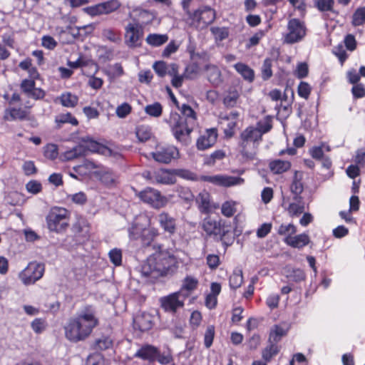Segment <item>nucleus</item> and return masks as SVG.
Returning <instances> with one entry per match:
<instances>
[{
  "instance_id": "nucleus-1",
  "label": "nucleus",
  "mask_w": 365,
  "mask_h": 365,
  "mask_svg": "<svg viewBox=\"0 0 365 365\" xmlns=\"http://www.w3.org/2000/svg\"><path fill=\"white\" fill-rule=\"evenodd\" d=\"M99 324L96 308L90 304L81 307L64 327L65 336L71 342L86 339Z\"/></svg>"
},
{
  "instance_id": "nucleus-2",
  "label": "nucleus",
  "mask_w": 365,
  "mask_h": 365,
  "mask_svg": "<svg viewBox=\"0 0 365 365\" xmlns=\"http://www.w3.org/2000/svg\"><path fill=\"white\" fill-rule=\"evenodd\" d=\"M154 252L141 266V273L145 277L158 278L172 275L178 269V260L169 252L163 250L161 245H152Z\"/></svg>"
},
{
  "instance_id": "nucleus-3",
  "label": "nucleus",
  "mask_w": 365,
  "mask_h": 365,
  "mask_svg": "<svg viewBox=\"0 0 365 365\" xmlns=\"http://www.w3.org/2000/svg\"><path fill=\"white\" fill-rule=\"evenodd\" d=\"M262 140L260 133L254 129V126H249L241 132L238 147L244 162H250L257 159L258 147Z\"/></svg>"
},
{
  "instance_id": "nucleus-4",
  "label": "nucleus",
  "mask_w": 365,
  "mask_h": 365,
  "mask_svg": "<svg viewBox=\"0 0 365 365\" xmlns=\"http://www.w3.org/2000/svg\"><path fill=\"white\" fill-rule=\"evenodd\" d=\"M202 230L209 236H213L215 239L222 242V245L227 247L232 245L235 235L230 224L225 221L205 217L202 222Z\"/></svg>"
},
{
  "instance_id": "nucleus-5",
  "label": "nucleus",
  "mask_w": 365,
  "mask_h": 365,
  "mask_svg": "<svg viewBox=\"0 0 365 365\" xmlns=\"http://www.w3.org/2000/svg\"><path fill=\"white\" fill-rule=\"evenodd\" d=\"M165 121L169 125L175 138L181 143L187 145L190 143V135L193 126L176 112L171 113Z\"/></svg>"
},
{
  "instance_id": "nucleus-6",
  "label": "nucleus",
  "mask_w": 365,
  "mask_h": 365,
  "mask_svg": "<svg viewBox=\"0 0 365 365\" xmlns=\"http://www.w3.org/2000/svg\"><path fill=\"white\" fill-rule=\"evenodd\" d=\"M70 212L61 207H53L48 213L46 221L48 229L51 232H62L68 227Z\"/></svg>"
},
{
  "instance_id": "nucleus-7",
  "label": "nucleus",
  "mask_w": 365,
  "mask_h": 365,
  "mask_svg": "<svg viewBox=\"0 0 365 365\" xmlns=\"http://www.w3.org/2000/svg\"><path fill=\"white\" fill-rule=\"evenodd\" d=\"M307 27L304 21L292 18L288 21L287 33L284 35V42L293 44L302 41L307 34Z\"/></svg>"
},
{
  "instance_id": "nucleus-8",
  "label": "nucleus",
  "mask_w": 365,
  "mask_h": 365,
  "mask_svg": "<svg viewBox=\"0 0 365 365\" xmlns=\"http://www.w3.org/2000/svg\"><path fill=\"white\" fill-rule=\"evenodd\" d=\"M45 272V265L36 261L31 262L19 274V278L26 286L35 284L41 279Z\"/></svg>"
},
{
  "instance_id": "nucleus-9",
  "label": "nucleus",
  "mask_w": 365,
  "mask_h": 365,
  "mask_svg": "<svg viewBox=\"0 0 365 365\" xmlns=\"http://www.w3.org/2000/svg\"><path fill=\"white\" fill-rule=\"evenodd\" d=\"M137 195L143 202L155 209L165 207L168 202L167 198L162 195L160 191L152 187H146Z\"/></svg>"
},
{
  "instance_id": "nucleus-10",
  "label": "nucleus",
  "mask_w": 365,
  "mask_h": 365,
  "mask_svg": "<svg viewBox=\"0 0 365 365\" xmlns=\"http://www.w3.org/2000/svg\"><path fill=\"white\" fill-rule=\"evenodd\" d=\"M152 158L158 163L168 164L178 157L177 148L173 145H158L155 150L150 153Z\"/></svg>"
},
{
  "instance_id": "nucleus-11",
  "label": "nucleus",
  "mask_w": 365,
  "mask_h": 365,
  "mask_svg": "<svg viewBox=\"0 0 365 365\" xmlns=\"http://www.w3.org/2000/svg\"><path fill=\"white\" fill-rule=\"evenodd\" d=\"M185 298L182 296V292H177L168 296L161 297L160 302L161 307L167 312L175 313L184 306Z\"/></svg>"
},
{
  "instance_id": "nucleus-12",
  "label": "nucleus",
  "mask_w": 365,
  "mask_h": 365,
  "mask_svg": "<svg viewBox=\"0 0 365 365\" xmlns=\"http://www.w3.org/2000/svg\"><path fill=\"white\" fill-rule=\"evenodd\" d=\"M201 180L205 182H209L215 185L223 187H231L242 185L245 182L244 179L242 178L225 175H203L201 177Z\"/></svg>"
},
{
  "instance_id": "nucleus-13",
  "label": "nucleus",
  "mask_w": 365,
  "mask_h": 365,
  "mask_svg": "<svg viewBox=\"0 0 365 365\" xmlns=\"http://www.w3.org/2000/svg\"><path fill=\"white\" fill-rule=\"evenodd\" d=\"M158 230L155 229H143L137 225H133L129 229V235L131 239L136 240L140 237L144 246H151L154 237L158 235Z\"/></svg>"
},
{
  "instance_id": "nucleus-14",
  "label": "nucleus",
  "mask_w": 365,
  "mask_h": 365,
  "mask_svg": "<svg viewBox=\"0 0 365 365\" xmlns=\"http://www.w3.org/2000/svg\"><path fill=\"white\" fill-rule=\"evenodd\" d=\"M98 146V143L94 141L89 142V145L87 146L83 144H79L72 149L64 152L61 155V158L63 160H73L79 157L86 155L88 151L95 152Z\"/></svg>"
},
{
  "instance_id": "nucleus-15",
  "label": "nucleus",
  "mask_w": 365,
  "mask_h": 365,
  "mask_svg": "<svg viewBox=\"0 0 365 365\" xmlns=\"http://www.w3.org/2000/svg\"><path fill=\"white\" fill-rule=\"evenodd\" d=\"M125 38L127 44L130 47L138 46L143 37V31L138 24H128L125 28Z\"/></svg>"
},
{
  "instance_id": "nucleus-16",
  "label": "nucleus",
  "mask_w": 365,
  "mask_h": 365,
  "mask_svg": "<svg viewBox=\"0 0 365 365\" xmlns=\"http://www.w3.org/2000/svg\"><path fill=\"white\" fill-rule=\"evenodd\" d=\"M217 138V131L215 128H210L205 130L197 140L198 150H204L215 145Z\"/></svg>"
},
{
  "instance_id": "nucleus-17",
  "label": "nucleus",
  "mask_w": 365,
  "mask_h": 365,
  "mask_svg": "<svg viewBox=\"0 0 365 365\" xmlns=\"http://www.w3.org/2000/svg\"><path fill=\"white\" fill-rule=\"evenodd\" d=\"M157 220L160 227L165 232L173 235L175 233L177 226L176 220L170 216L168 212H162L157 216Z\"/></svg>"
},
{
  "instance_id": "nucleus-18",
  "label": "nucleus",
  "mask_w": 365,
  "mask_h": 365,
  "mask_svg": "<svg viewBox=\"0 0 365 365\" xmlns=\"http://www.w3.org/2000/svg\"><path fill=\"white\" fill-rule=\"evenodd\" d=\"M100 181L107 187L116 186L119 182L117 173L108 168H102L95 173Z\"/></svg>"
},
{
  "instance_id": "nucleus-19",
  "label": "nucleus",
  "mask_w": 365,
  "mask_h": 365,
  "mask_svg": "<svg viewBox=\"0 0 365 365\" xmlns=\"http://www.w3.org/2000/svg\"><path fill=\"white\" fill-rule=\"evenodd\" d=\"M193 19L202 23L203 26H207L215 19V11L209 6H202L195 11Z\"/></svg>"
},
{
  "instance_id": "nucleus-20",
  "label": "nucleus",
  "mask_w": 365,
  "mask_h": 365,
  "mask_svg": "<svg viewBox=\"0 0 365 365\" xmlns=\"http://www.w3.org/2000/svg\"><path fill=\"white\" fill-rule=\"evenodd\" d=\"M152 182L165 185H172L175 183L176 179L173 170L160 169L153 172Z\"/></svg>"
},
{
  "instance_id": "nucleus-21",
  "label": "nucleus",
  "mask_w": 365,
  "mask_h": 365,
  "mask_svg": "<svg viewBox=\"0 0 365 365\" xmlns=\"http://www.w3.org/2000/svg\"><path fill=\"white\" fill-rule=\"evenodd\" d=\"M304 201L302 197H292V202L287 207V212L291 217H299L305 210Z\"/></svg>"
},
{
  "instance_id": "nucleus-22",
  "label": "nucleus",
  "mask_w": 365,
  "mask_h": 365,
  "mask_svg": "<svg viewBox=\"0 0 365 365\" xmlns=\"http://www.w3.org/2000/svg\"><path fill=\"white\" fill-rule=\"evenodd\" d=\"M284 242L289 246L300 249L307 245L310 239L308 235L303 233L295 236L286 237Z\"/></svg>"
},
{
  "instance_id": "nucleus-23",
  "label": "nucleus",
  "mask_w": 365,
  "mask_h": 365,
  "mask_svg": "<svg viewBox=\"0 0 365 365\" xmlns=\"http://www.w3.org/2000/svg\"><path fill=\"white\" fill-rule=\"evenodd\" d=\"M204 71H205L207 80L214 86H217L222 82L221 71L215 65L205 66Z\"/></svg>"
},
{
  "instance_id": "nucleus-24",
  "label": "nucleus",
  "mask_w": 365,
  "mask_h": 365,
  "mask_svg": "<svg viewBox=\"0 0 365 365\" xmlns=\"http://www.w3.org/2000/svg\"><path fill=\"white\" fill-rule=\"evenodd\" d=\"M27 115V111L22 108H11L5 110L4 119L7 121L22 120L26 119Z\"/></svg>"
},
{
  "instance_id": "nucleus-25",
  "label": "nucleus",
  "mask_w": 365,
  "mask_h": 365,
  "mask_svg": "<svg viewBox=\"0 0 365 365\" xmlns=\"http://www.w3.org/2000/svg\"><path fill=\"white\" fill-rule=\"evenodd\" d=\"M198 284V280L192 276H187L182 281L181 289L179 292H182L183 298L187 297L190 292L195 290Z\"/></svg>"
},
{
  "instance_id": "nucleus-26",
  "label": "nucleus",
  "mask_w": 365,
  "mask_h": 365,
  "mask_svg": "<svg viewBox=\"0 0 365 365\" xmlns=\"http://www.w3.org/2000/svg\"><path fill=\"white\" fill-rule=\"evenodd\" d=\"M158 350L155 347L147 345L140 348L135 354V357L144 360L154 361L157 356Z\"/></svg>"
},
{
  "instance_id": "nucleus-27",
  "label": "nucleus",
  "mask_w": 365,
  "mask_h": 365,
  "mask_svg": "<svg viewBox=\"0 0 365 365\" xmlns=\"http://www.w3.org/2000/svg\"><path fill=\"white\" fill-rule=\"evenodd\" d=\"M196 202L201 212L207 213L211 210L210 195L207 192H200L196 197Z\"/></svg>"
},
{
  "instance_id": "nucleus-28",
  "label": "nucleus",
  "mask_w": 365,
  "mask_h": 365,
  "mask_svg": "<svg viewBox=\"0 0 365 365\" xmlns=\"http://www.w3.org/2000/svg\"><path fill=\"white\" fill-rule=\"evenodd\" d=\"M302 173L296 171L294 175L292 182L290 185V190L293 197H302L301 194L304 190V185L302 182Z\"/></svg>"
},
{
  "instance_id": "nucleus-29",
  "label": "nucleus",
  "mask_w": 365,
  "mask_h": 365,
  "mask_svg": "<svg viewBox=\"0 0 365 365\" xmlns=\"http://www.w3.org/2000/svg\"><path fill=\"white\" fill-rule=\"evenodd\" d=\"M135 324L142 331H148L153 327V317L149 314L143 313L135 319Z\"/></svg>"
},
{
  "instance_id": "nucleus-30",
  "label": "nucleus",
  "mask_w": 365,
  "mask_h": 365,
  "mask_svg": "<svg viewBox=\"0 0 365 365\" xmlns=\"http://www.w3.org/2000/svg\"><path fill=\"white\" fill-rule=\"evenodd\" d=\"M72 230L76 235L88 237L89 230L87 221L83 218L78 219L73 224Z\"/></svg>"
},
{
  "instance_id": "nucleus-31",
  "label": "nucleus",
  "mask_w": 365,
  "mask_h": 365,
  "mask_svg": "<svg viewBox=\"0 0 365 365\" xmlns=\"http://www.w3.org/2000/svg\"><path fill=\"white\" fill-rule=\"evenodd\" d=\"M287 334V330L279 325H274L270 330L268 343H277Z\"/></svg>"
},
{
  "instance_id": "nucleus-32",
  "label": "nucleus",
  "mask_w": 365,
  "mask_h": 365,
  "mask_svg": "<svg viewBox=\"0 0 365 365\" xmlns=\"http://www.w3.org/2000/svg\"><path fill=\"white\" fill-rule=\"evenodd\" d=\"M234 67L237 73H239L245 80L250 82H252L254 80V71L247 65L242 63H237L234 66Z\"/></svg>"
},
{
  "instance_id": "nucleus-33",
  "label": "nucleus",
  "mask_w": 365,
  "mask_h": 365,
  "mask_svg": "<svg viewBox=\"0 0 365 365\" xmlns=\"http://www.w3.org/2000/svg\"><path fill=\"white\" fill-rule=\"evenodd\" d=\"M178 109L182 115V117L190 125L194 126L197 120L196 113L194 110L187 104H182Z\"/></svg>"
},
{
  "instance_id": "nucleus-34",
  "label": "nucleus",
  "mask_w": 365,
  "mask_h": 365,
  "mask_svg": "<svg viewBox=\"0 0 365 365\" xmlns=\"http://www.w3.org/2000/svg\"><path fill=\"white\" fill-rule=\"evenodd\" d=\"M148 44L152 46H160L165 43L168 41L167 34H150L145 39Z\"/></svg>"
},
{
  "instance_id": "nucleus-35",
  "label": "nucleus",
  "mask_w": 365,
  "mask_h": 365,
  "mask_svg": "<svg viewBox=\"0 0 365 365\" xmlns=\"http://www.w3.org/2000/svg\"><path fill=\"white\" fill-rule=\"evenodd\" d=\"M291 164L289 161L277 160L269 163L271 170L275 174H280L290 168Z\"/></svg>"
},
{
  "instance_id": "nucleus-36",
  "label": "nucleus",
  "mask_w": 365,
  "mask_h": 365,
  "mask_svg": "<svg viewBox=\"0 0 365 365\" xmlns=\"http://www.w3.org/2000/svg\"><path fill=\"white\" fill-rule=\"evenodd\" d=\"M268 344V346H267L262 351V357L265 362L270 361L272 359L279 351V347L277 344L273 343Z\"/></svg>"
},
{
  "instance_id": "nucleus-37",
  "label": "nucleus",
  "mask_w": 365,
  "mask_h": 365,
  "mask_svg": "<svg viewBox=\"0 0 365 365\" xmlns=\"http://www.w3.org/2000/svg\"><path fill=\"white\" fill-rule=\"evenodd\" d=\"M59 98L62 106L67 108L75 107L78 101V98L70 92L62 93Z\"/></svg>"
},
{
  "instance_id": "nucleus-38",
  "label": "nucleus",
  "mask_w": 365,
  "mask_h": 365,
  "mask_svg": "<svg viewBox=\"0 0 365 365\" xmlns=\"http://www.w3.org/2000/svg\"><path fill=\"white\" fill-rule=\"evenodd\" d=\"M136 136L139 141L145 142L149 140L152 136L151 128L148 125H139L136 128Z\"/></svg>"
},
{
  "instance_id": "nucleus-39",
  "label": "nucleus",
  "mask_w": 365,
  "mask_h": 365,
  "mask_svg": "<svg viewBox=\"0 0 365 365\" xmlns=\"http://www.w3.org/2000/svg\"><path fill=\"white\" fill-rule=\"evenodd\" d=\"M145 112L151 117L158 118L162 115L163 106L160 103L155 102L153 104L147 105L145 107Z\"/></svg>"
},
{
  "instance_id": "nucleus-40",
  "label": "nucleus",
  "mask_w": 365,
  "mask_h": 365,
  "mask_svg": "<svg viewBox=\"0 0 365 365\" xmlns=\"http://www.w3.org/2000/svg\"><path fill=\"white\" fill-rule=\"evenodd\" d=\"M102 36L105 39L115 43H119L121 40L120 33L113 29H104L102 31Z\"/></svg>"
},
{
  "instance_id": "nucleus-41",
  "label": "nucleus",
  "mask_w": 365,
  "mask_h": 365,
  "mask_svg": "<svg viewBox=\"0 0 365 365\" xmlns=\"http://www.w3.org/2000/svg\"><path fill=\"white\" fill-rule=\"evenodd\" d=\"M136 11H138V20L143 24H150L155 18V15L153 11L145 9H138Z\"/></svg>"
},
{
  "instance_id": "nucleus-42",
  "label": "nucleus",
  "mask_w": 365,
  "mask_h": 365,
  "mask_svg": "<svg viewBox=\"0 0 365 365\" xmlns=\"http://www.w3.org/2000/svg\"><path fill=\"white\" fill-rule=\"evenodd\" d=\"M56 123L58 125L63 123H71L73 125H78V120L71 113H61L56 117Z\"/></svg>"
},
{
  "instance_id": "nucleus-43",
  "label": "nucleus",
  "mask_w": 365,
  "mask_h": 365,
  "mask_svg": "<svg viewBox=\"0 0 365 365\" xmlns=\"http://www.w3.org/2000/svg\"><path fill=\"white\" fill-rule=\"evenodd\" d=\"M240 93L237 90L228 91L223 99V103L227 107H234L238 101Z\"/></svg>"
},
{
  "instance_id": "nucleus-44",
  "label": "nucleus",
  "mask_w": 365,
  "mask_h": 365,
  "mask_svg": "<svg viewBox=\"0 0 365 365\" xmlns=\"http://www.w3.org/2000/svg\"><path fill=\"white\" fill-rule=\"evenodd\" d=\"M287 277L293 282H300L306 279V274L302 269L294 268L288 271Z\"/></svg>"
},
{
  "instance_id": "nucleus-45",
  "label": "nucleus",
  "mask_w": 365,
  "mask_h": 365,
  "mask_svg": "<svg viewBox=\"0 0 365 365\" xmlns=\"http://www.w3.org/2000/svg\"><path fill=\"white\" fill-rule=\"evenodd\" d=\"M242 272L240 269L234 271V272L230 277V287L233 289L239 288L242 284Z\"/></svg>"
},
{
  "instance_id": "nucleus-46",
  "label": "nucleus",
  "mask_w": 365,
  "mask_h": 365,
  "mask_svg": "<svg viewBox=\"0 0 365 365\" xmlns=\"http://www.w3.org/2000/svg\"><path fill=\"white\" fill-rule=\"evenodd\" d=\"M353 26H357L365 23V6L358 8L352 16Z\"/></svg>"
},
{
  "instance_id": "nucleus-47",
  "label": "nucleus",
  "mask_w": 365,
  "mask_h": 365,
  "mask_svg": "<svg viewBox=\"0 0 365 365\" xmlns=\"http://www.w3.org/2000/svg\"><path fill=\"white\" fill-rule=\"evenodd\" d=\"M103 14H107L117 10L120 4L117 0H110L101 3Z\"/></svg>"
},
{
  "instance_id": "nucleus-48",
  "label": "nucleus",
  "mask_w": 365,
  "mask_h": 365,
  "mask_svg": "<svg viewBox=\"0 0 365 365\" xmlns=\"http://www.w3.org/2000/svg\"><path fill=\"white\" fill-rule=\"evenodd\" d=\"M272 60L270 58H266L262 64L261 71H262V78L266 81L270 78L272 76Z\"/></svg>"
},
{
  "instance_id": "nucleus-49",
  "label": "nucleus",
  "mask_w": 365,
  "mask_h": 365,
  "mask_svg": "<svg viewBox=\"0 0 365 365\" xmlns=\"http://www.w3.org/2000/svg\"><path fill=\"white\" fill-rule=\"evenodd\" d=\"M272 128V124L269 119H264L257 122L256 127L254 129L260 133V138L262 139V135L268 133Z\"/></svg>"
},
{
  "instance_id": "nucleus-50",
  "label": "nucleus",
  "mask_w": 365,
  "mask_h": 365,
  "mask_svg": "<svg viewBox=\"0 0 365 365\" xmlns=\"http://www.w3.org/2000/svg\"><path fill=\"white\" fill-rule=\"evenodd\" d=\"M174 175L178 176L185 180H190L192 181L197 180V176L196 174L192 173L188 170L185 169H176L173 170Z\"/></svg>"
},
{
  "instance_id": "nucleus-51",
  "label": "nucleus",
  "mask_w": 365,
  "mask_h": 365,
  "mask_svg": "<svg viewBox=\"0 0 365 365\" xmlns=\"http://www.w3.org/2000/svg\"><path fill=\"white\" fill-rule=\"evenodd\" d=\"M297 227L293 224L281 225L278 230L277 233L280 235H284L286 237L292 236L297 232Z\"/></svg>"
},
{
  "instance_id": "nucleus-52",
  "label": "nucleus",
  "mask_w": 365,
  "mask_h": 365,
  "mask_svg": "<svg viewBox=\"0 0 365 365\" xmlns=\"http://www.w3.org/2000/svg\"><path fill=\"white\" fill-rule=\"evenodd\" d=\"M221 211L223 215L232 217L236 212L235 203L232 201L225 202L222 205Z\"/></svg>"
},
{
  "instance_id": "nucleus-53",
  "label": "nucleus",
  "mask_w": 365,
  "mask_h": 365,
  "mask_svg": "<svg viewBox=\"0 0 365 365\" xmlns=\"http://www.w3.org/2000/svg\"><path fill=\"white\" fill-rule=\"evenodd\" d=\"M112 345L111 339L108 336H102L98 339L95 342V349L96 350H106Z\"/></svg>"
},
{
  "instance_id": "nucleus-54",
  "label": "nucleus",
  "mask_w": 365,
  "mask_h": 365,
  "mask_svg": "<svg viewBox=\"0 0 365 365\" xmlns=\"http://www.w3.org/2000/svg\"><path fill=\"white\" fill-rule=\"evenodd\" d=\"M215 336V327L212 325H209L205 331L204 335V344L206 348H210L212 344Z\"/></svg>"
},
{
  "instance_id": "nucleus-55",
  "label": "nucleus",
  "mask_w": 365,
  "mask_h": 365,
  "mask_svg": "<svg viewBox=\"0 0 365 365\" xmlns=\"http://www.w3.org/2000/svg\"><path fill=\"white\" fill-rule=\"evenodd\" d=\"M68 199L78 205H83L87 202V196L83 192L68 195Z\"/></svg>"
},
{
  "instance_id": "nucleus-56",
  "label": "nucleus",
  "mask_w": 365,
  "mask_h": 365,
  "mask_svg": "<svg viewBox=\"0 0 365 365\" xmlns=\"http://www.w3.org/2000/svg\"><path fill=\"white\" fill-rule=\"evenodd\" d=\"M311 90L312 88L310 85L304 81L300 82L297 88L299 96L304 99H308L311 93Z\"/></svg>"
},
{
  "instance_id": "nucleus-57",
  "label": "nucleus",
  "mask_w": 365,
  "mask_h": 365,
  "mask_svg": "<svg viewBox=\"0 0 365 365\" xmlns=\"http://www.w3.org/2000/svg\"><path fill=\"white\" fill-rule=\"evenodd\" d=\"M329 150H330V148H329V145H322L321 146L313 148L311 150V155L314 158L320 160L323 157H324V152L325 151L328 152Z\"/></svg>"
},
{
  "instance_id": "nucleus-58",
  "label": "nucleus",
  "mask_w": 365,
  "mask_h": 365,
  "mask_svg": "<svg viewBox=\"0 0 365 365\" xmlns=\"http://www.w3.org/2000/svg\"><path fill=\"white\" fill-rule=\"evenodd\" d=\"M110 260L115 266H119L122 262V252L120 250L115 248L111 250L109 253Z\"/></svg>"
},
{
  "instance_id": "nucleus-59",
  "label": "nucleus",
  "mask_w": 365,
  "mask_h": 365,
  "mask_svg": "<svg viewBox=\"0 0 365 365\" xmlns=\"http://www.w3.org/2000/svg\"><path fill=\"white\" fill-rule=\"evenodd\" d=\"M58 155V147L54 144H48L44 148V155L46 158L54 160Z\"/></svg>"
},
{
  "instance_id": "nucleus-60",
  "label": "nucleus",
  "mask_w": 365,
  "mask_h": 365,
  "mask_svg": "<svg viewBox=\"0 0 365 365\" xmlns=\"http://www.w3.org/2000/svg\"><path fill=\"white\" fill-rule=\"evenodd\" d=\"M351 93L354 98H361L365 96V86L364 84L359 83L353 85Z\"/></svg>"
},
{
  "instance_id": "nucleus-61",
  "label": "nucleus",
  "mask_w": 365,
  "mask_h": 365,
  "mask_svg": "<svg viewBox=\"0 0 365 365\" xmlns=\"http://www.w3.org/2000/svg\"><path fill=\"white\" fill-rule=\"evenodd\" d=\"M153 68L160 77H164L167 74L168 65L164 61H157L153 64Z\"/></svg>"
},
{
  "instance_id": "nucleus-62",
  "label": "nucleus",
  "mask_w": 365,
  "mask_h": 365,
  "mask_svg": "<svg viewBox=\"0 0 365 365\" xmlns=\"http://www.w3.org/2000/svg\"><path fill=\"white\" fill-rule=\"evenodd\" d=\"M344 44L348 51H354L357 46L354 36L352 34H347L344 38Z\"/></svg>"
},
{
  "instance_id": "nucleus-63",
  "label": "nucleus",
  "mask_w": 365,
  "mask_h": 365,
  "mask_svg": "<svg viewBox=\"0 0 365 365\" xmlns=\"http://www.w3.org/2000/svg\"><path fill=\"white\" fill-rule=\"evenodd\" d=\"M308 73H309L308 65L306 63L303 62V63H299L297 65V68L294 71V75L298 78H305L308 75Z\"/></svg>"
},
{
  "instance_id": "nucleus-64",
  "label": "nucleus",
  "mask_w": 365,
  "mask_h": 365,
  "mask_svg": "<svg viewBox=\"0 0 365 365\" xmlns=\"http://www.w3.org/2000/svg\"><path fill=\"white\" fill-rule=\"evenodd\" d=\"M131 106L124 103L118 106L116 108V115L121 118H125L131 112Z\"/></svg>"
}]
</instances>
